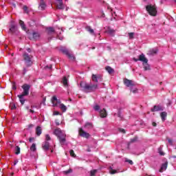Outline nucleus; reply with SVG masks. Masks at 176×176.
Segmentation results:
<instances>
[{
	"mask_svg": "<svg viewBox=\"0 0 176 176\" xmlns=\"http://www.w3.org/2000/svg\"><path fill=\"white\" fill-rule=\"evenodd\" d=\"M107 110L105 109H103L100 111V118H107Z\"/></svg>",
	"mask_w": 176,
	"mask_h": 176,
	"instance_id": "aec40b11",
	"label": "nucleus"
},
{
	"mask_svg": "<svg viewBox=\"0 0 176 176\" xmlns=\"http://www.w3.org/2000/svg\"><path fill=\"white\" fill-rule=\"evenodd\" d=\"M85 127L87 129H93V124L92 123H90V122H87L86 124H85Z\"/></svg>",
	"mask_w": 176,
	"mask_h": 176,
	"instance_id": "72a5a7b5",
	"label": "nucleus"
},
{
	"mask_svg": "<svg viewBox=\"0 0 176 176\" xmlns=\"http://www.w3.org/2000/svg\"><path fill=\"white\" fill-rule=\"evenodd\" d=\"M39 38H41V34L38 32H33L29 34V39H30V41H38Z\"/></svg>",
	"mask_w": 176,
	"mask_h": 176,
	"instance_id": "423d86ee",
	"label": "nucleus"
},
{
	"mask_svg": "<svg viewBox=\"0 0 176 176\" xmlns=\"http://www.w3.org/2000/svg\"><path fill=\"white\" fill-rule=\"evenodd\" d=\"M168 105H171V101L169 100V102L168 103Z\"/></svg>",
	"mask_w": 176,
	"mask_h": 176,
	"instance_id": "774afa93",
	"label": "nucleus"
},
{
	"mask_svg": "<svg viewBox=\"0 0 176 176\" xmlns=\"http://www.w3.org/2000/svg\"><path fill=\"white\" fill-rule=\"evenodd\" d=\"M140 61L143 63L144 69V71H149L151 70V66L148 64V59L145 57L144 54L140 55Z\"/></svg>",
	"mask_w": 176,
	"mask_h": 176,
	"instance_id": "20e7f679",
	"label": "nucleus"
},
{
	"mask_svg": "<svg viewBox=\"0 0 176 176\" xmlns=\"http://www.w3.org/2000/svg\"><path fill=\"white\" fill-rule=\"evenodd\" d=\"M43 149L45 152H47V151L50 149V143H49L47 141H45L44 144H43Z\"/></svg>",
	"mask_w": 176,
	"mask_h": 176,
	"instance_id": "2eb2a0df",
	"label": "nucleus"
},
{
	"mask_svg": "<svg viewBox=\"0 0 176 176\" xmlns=\"http://www.w3.org/2000/svg\"><path fill=\"white\" fill-rule=\"evenodd\" d=\"M25 96H27L23 95V94L17 96L18 98H19V101H20L21 105H24V104L25 102V99L24 98V97H25Z\"/></svg>",
	"mask_w": 176,
	"mask_h": 176,
	"instance_id": "f3484780",
	"label": "nucleus"
},
{
	"mask_svg": "<svg viewBox=\"0 0 176 176\" xmlns=\"http://www.w3.org/2000/svg\"><path fill=\"white\" fill-rule=\"evenodd\" d=\"M124 84L126 87H133L134 86V82L131 80H129L127 78L124 79Z\"/></svg>",
	"mask_w": 176,
	"mask_h": 176,
	"instance_id": "9b49d317",
	"label": "nucleus"
},
{
	"mask_svg": "<svg viewBox=\"0 0 176 176\" xmlns=\"http://www.w3.org/2000/svg\"><path fill=\"white\" fill-rule=\"evenodd\" d=\"M118 118H122V115H121V113H120V111L118 112Z\"/></svg>",
	"mask_w": 176,
	"mask_h": 176,
	"instance_id": "13d9d810",
	"label": "nucleus"
},
{
	"mask_svg": "<svg viewBox=\"0 0 176 176\" xmlns=\"http://www.w3.org/2000/svg\"><path fill=\"white\" fill-rule=\"evenodd\" d=\"M23 11L25 12V13H26V14H30V10H28V7L27 6H23Z\"/></svg>",
	"mask_w": 176,
	"mask_h": 176,
	"instance_id": "473e14b6",
	"label": "nucleus"
},
{
	"mask_svg": "<svg viewBox=\"0 0 176 176\" xmlns=\"http://www.w3.org/2000/svg\"><path fill=\"white\" fill-rule=\"evenodd\" d=\"M106 71H107V72L110 74H113L115 72V70H113V69H112V67L107 66L106 67Z\"/></svg>",
	"mask_w": 176,
	"mask_h": 176,
	"instance_id": "393cba45",
	"label": "nucleus"
},
{
	"mask_svg": "<svg viewBox=\"0 0 176 176\" xmlns=\"http://www.w3.org/2000/svg\"><path fill=\"white\" fill-rule=\"evenodd\" d=\"M106 32H107V34H109L111 36H115V30L111 28L110 27L107 28V30Z\"/></svg>",
	"mask_w": 176,
	"mask_h": 176,
	"instance_id": "6ab92c4d",
	"label": "nucleus"
},
{
	"mask_svg": "<svg viewBox=\"0 0 176 176\" xmlns=\"http://www.w3.org/2000/svg\"><path fill=\"white\" fill-rule=\"evenodd\" d=\"M38 9H40V10H45V9H46V3H45V1L40 0Z\"/></svg>",
	"mask_w": 176,
	"mask_h": 176,
	"instance_id": "dca6fc26",
	"label": "nucleus"
},
{
	"mask_svg": "<svg viewBox=\"0 0 176 176\" xmlns=\"http://www.w3.org/2000/svg\"><path fill=\"white\" fill-rule=\"evenodd\" d=\"M27 52H28V53H31V48H28Z\"/></svg>",
	"mask_w": 176,
	"mask_h": 176,
	"instance_id": "69168bd1",
	"label": "nucleus"
},
{
	"mask_svg": "<svg viewBox=\"0 0 176 176\" xmlns=\"http://www.w3.org/2000/svg\"><path fill=\"white\" fill-rule=\"evenodd\" d=\"M54 115H56V116L60 115V112H58V111H54Z\"/></svg>",
	"mask_w": 176,
	"mask_h": 176,
	"instance_id": "5fc2aeb1",
	"label": "nucleus"
},
{
	"mask_svg": "<svg viewBox=\"0 0 176 176\" xmlns=\"http://www.w3.org/2000/svg\"><path fill=\"white\" fill-rule=\"evenodd\" d=\"M167 166H168V162H165L162 164L161 168L160 169V173H163V171H166L167 170Z\"/></svg>",
	"mask_w": 176,
	"mask_h": 176,
	"instance_id": "a211bd4d",
	"label": "nucleus"
},
{
	"mask_svg": "<svg viewBox=\"0 0 176 176\" xmlns=\"http://www.w3.org/2000/svg\"><path fill=\"white\" fill-rule=\"evenodd\" d=\"M45 68H49L50 69H52L53 68V65H50V66H46Z\"/></svg>",
	"mask_w": 176,
	"mask_h": 176,
	"instance_id": "3c124183",
	"label": "nucleus"
},
{
	"mask_svg": "<svg viewBox=\"0 0 176 176\" xmlns=\"http://www.w3.org/2000/svg\"><path fill=\"white\" fill-rule=\"evenodd\" d=\"M109 173L111 175L117 174V173H118L117 170L112 168V167L111 166L109 168Z\"/></svg>",
	"mask_w": 176,
	"mask_h": 176,
	"instance_id": "bb28decb",
	"label": "nucleus"
},
{
	"mask_svg": "<svg viewBox=\"0 0 176 176\" xmlns=\"http://www.w3.org/2000/svg\"><path fill=\"white\" fill-rule=\"evenodd\" d=\"M160 117L162 118V122H164L166 120V118H167V112L164 111L160 113Z\"/></svg>",
	"mask_w": 176,
	"mask_h": 176,
	"instance_id": "5701e85b",
	"label": "nucleus"
},
{
	"mask_svg": "<svg viewBox=\"0 0 176 176\" xmlns=\"http://www.w3.org/2000/svg\"><path fill=\"white\" fill-rule=\"evenodd\" d=\"M125 162H126V163H129V164H131V166H133V164H134V162H133V160H128V159H126V160H125Z\"/></svg>",
	"mask_w": 176,
	"mask_h": 176,
	"instance_id": "58836bf2",
	"label": "nucleus"
},
{
	"mask_svg": "<svg viewBox=\"0 0 176 176\" xmlns=\"http://www.w3.org/2000/svg\"><path fill=\"white\" fill-rule=\"evenodd\" d=\"M62 83L63 84V85H64L65 87L68 86V79L67 78L66 76H64V77H63Z\"/></svg>",
	"mask_w": 176,
	"mask_h": 176,
	"instance_id": "a878e982",
	"label": "nucleus"
},
{
	"mask_svg": "<svg viewBox=\"0 0 176 176\" xmlns=\"http://www.w3.org/2000/svg\"><path fill=\"white\" fill-rule=\"evenodd\" d=\"M17 27H16L14 24H11L9 32L12 34H17Z\"/></svg>",
	"mask_w": 176,
	"mask_h": 176,
	"instance_id": "ddd939ff",
	"label": "nucleus"
},
{
	"mask_svg": "<svg viewBox=\"0 0 176 176\" xmlns=\"http://www.w3.org/2000/svg\"><path fill=\"white\" fill-rule=\"evenodd\" d=\"M97 169H94L90 171V176H95L97 174Z\"/></svg>",
	"mask_w": 176,
	"mask_h": 176,
	"instance_id": "f704fd0d",
	"label": "nucleus"
},
{
	"mask_svg": "<svg viewBox=\"0 0 176 176\" xmlns=\"http://www.w3.org/2000/svg\"><path fill=\"white\" fill-rule=\"evenodd\" d=\"M19 163V160H15L14 162V166H16V164H17Z\"/></svg>",
	"mask_w": 176,
	"mask_h": 176,
	"instance_id": "bf43d9fd",
	"label": "nucleus"
},
{
	"mask_svg": "<svg viewBox=\"0 0 176 176\" xmlns=\"http://www.w3.org/2000/svg\"><path fill=\"white\" fill-rule=\"evenodd\" d=\"M94 109L95 111H100V106L98 104H96L94 107Z\"/></svg>",
	"mask_w": 176,
	"mask_h": 176,
	"instance_id": "37998d69",
	"label": "nucleus"
},
{
	"mask_svg": "<svg viewBox=\"0 0 176 176\" xmlns=\"http://www.w3.org/2000/svg\"><path fill=\"white\" fill-rule=\"evenodd\" d=\"M23 57L25 61V67H31V65H32V56L28 54L27 52H24Z\"/></svg>",
	"mask_w": 176,
	"mask_h": 176,
	"instance_id": "7ed1b4c3",
	"label": "nucleus"
},
{
	"mask_svg": "<svg viewBox=\"0 0 176 176\" xmlns=\"http://www.w3.org/2000/svg\"><path fill=\"white\" fill-rule=\"evenodd\" d=\"M52 138H50V135L49 134L45 135V141H50Z\"/></svg>",
	"mask_w": 176,
	"mask_h": 176,
	"instance_id": "a19ab883",
	"label": "nucleus"
},
{
	"mask_svg": "<svg viewBox=\"0 0 176 176\" xmlns=\"http://www.w3.org/2000/svg\"><path fill=\"white\" fill-rule=\"evenodd\" d=\"M32 141H34V138H30L29 142H32Z\"/></svg>",
	"mask_w": 176,
	"mask_h": 176,
	"instance_id": "6e6d98bb",
	"label": "nucleus"
},
{
	"mask_svg": "<svg viewBox=\"0 0 176 176\" xmlns=\"http://www.w3.org/2000/svg\"><path fill=\"white\" fill-rule=\"evenodd\" d=\"M30 151L32 152H35V151H36V144L35 143H33L30 146Z\"/></svg>",
	"mask_w": 176,
	"mask_h": 176,
	"instance_id": "c85d7f7f",
	"label": "nucleus"
},
{
	"mask_svg": "<svg viewBox=\"0 0 176 176\" xmlns=\"http://www.w3.org/2000/svg\"><path fill=\"white\" fill-rule=\"evenodd\" d=\"M148 53L153 56V54H156V53H157V50L156 49H152L149 50Z\"/></svg>",
	"mask_w": 176,
	"mask_h": 176,
	"instance_id": "7c9ffc66",
	"label": "nucleus"
},
{
	"mask_svg": "<svg viewBox=\"0 0 176 176\" xmlns=\"http://www.w3.org/2000/svg\"><path fill=\"white\" fill-rule=\"evenodd\" d=\"M129 39H133L134 38V32L129 33Z\"/></svg>",
	"mask_w": 176,
	"mask_h": 176,
	"instance_id": "79ce46f5",
	"label": "nucleus"
},
{
	"mask_svg": "<svg viewBox=\"0 0 176 176\" xmlns=\"http://www.w3.org/2000/svg\"><path fill=\"white\" fill-rule=\"evenodd\" d=\"M146 10L148 12L150 16H155L157 14V10L156 9V6L152 5H148L146 6Z\"/></svg>",
	"mask_w": 176,
	"mask_h": 176,
	"instance_id": "39448f33",
	"label": "nucleus"
},
{
	"mask_svg": "<svg viewBox=\"0 0 176 176\" xmlns=\"http://www.w3.org/2000/svg\"><path fill=\"white\" fill-rule=\"evenodd\" d=\"M70 155L72 156V157H76V154H75L74 150H70Z\"/></svg>",
	"mask_w": 176,
	"mask_h": 176,
	"instance_id": "4c0bfd02",
	"label": "nucleus"
},
{
	"mask_svg": "<svg viewBox=\"0 0 176 176\" xmlns=\"http://www.w3.org/2000/svg\"><path fill=\"white\" fill-rule=\"evenodd\" d=\"M63 173H64V174H69V173H71V170L64 171Z\"/></svg>",
	"mask_w": 176,
	"mask_h": 176,
	"instance_id": "864d4df0",
	"label": "nucleus"
},
{
	"mask_svg": "<svg viewBox=\"0 0 176 176\" xmlns=\"http://www.w3.org/2000/svg\"><path fill=\"white\" fill-rule=\"evenodd\" d=\"M87 30L90 32V34H94V30L90 28V26L87 27Z\"/></svg>",
	"mask_w": 176,
	"mask_h": 176,
	"instance_id": "e433bc0d",
	"label": "nucleus"
},
{
	"mask_svg": "<svg viewBox=\"0 0 176 176\" xmlns=\"http://www.w3.org/2000/svg\"><path fill=\"white\" fill-rule=\"evenodd\" d=\"M15 155H20V147L19 146L15 147Z\"/></svg>",
	"mask_w": 176,
	"mask_h": 176,
	"instance_id": "c9c22d12",
	"label": "nucleus"
},
{
	"mask_svg": "<svg viewBox=\"0 0 176 176\" xmlns=\"http://www.w3.org/2000/svg\"><path fill=\"white\" fill-rule=\"evenodd\" d=\"M60 109L63 112H66L67 111V106H65L64 104H60Z\"/></svg>",
	"mask_w": 176,
	"mask_h": 176,
	"instance_id": "cd10ccee",
	"label": "nucleus"
},
{
	"mask_svg": "<svg viewBox=\"0 0 176 176\" xmlns=\"http://www.w3.org/2000/svg\"><path fill=\"white\" fill-rule=\"evenodd\" d=\"M25 109H27L28 111H29V112H30L31 113H35V111L32 110V109H30V107L27 106L25 107Z\"/></svg>",
	"mask_w": 176,
	"mask_h": 176,
	"instance_id": "ea45409f",
	"label": "nucleus"
},
{
	"mask_svg": "<svg viewBox=\"0 0 176 176\" xmlns=\"http://www.w3.org/2000/svg\"><path fill=\"white\" fill-rule=\"evenodd\" d=\"M43 104H45V102H46V98H43Z\"/></svg>",
	"mask_w": 176,
	"mask_h": 176,
	"instance_id": "338daca9",
	"label": "nucleus"
},
{
	"mask_svg": "<svg viewBox=\"0 0 176 176\" xmlns=\"http://www.w3.org/2000/svg\"><path fill=\"white\" fill-rule=\"evenodd\" d=\"M151 112H157L159 111H163V107L160 105H155L153 108L151 109Z\"/></svg>",
	"mask_w": 176,
	"mask_h": 176,
	"instance_id": "4468645a",
	"label": "nucleus"
},
{
	"mask_svg": "<svg viewBox=\"0 0 176 176\" xmlns=\"http://www.w3.org/2000/svg\"><path fill=\"white\" fill-rule=\"evenodd\" d=\"M56 9H59L60 10H63L65 8L64 3H63V0H56Z\"/></svg>",
	"mask_w": 176,
	"mask_h": 176,
	"instance_id": "1a4fd4ad",
	"label": "nucleus"
},
{
	"mask_svg": "<svg viewBox=\"0 0 176 176\" xmlns=\"http://www.w3.org/2000/svg\"><path fill=\"white\" fill-rule=\"evenodd\" d=\"M42 134V127L38 126L36 128V135L37 137H39Z\"/></svg>",
	"mask_w": 176,
	"mask_h": 176,
	"instance_id": "4be33fe9",
	"label": "nucleus"
},
{
	"mask_svg": "<svg viewBox=\"0 0 176 176\" xmlns=\"http://www.w3.org/2000/svg\"><path fill=\"white\" fill-rule=\"evenodd\" d=\"M32 127H34V124H29L28 129H32Z\"/></svg>",
	"mask_w": 176,
	"mask_h": 176,
	"instance_id": "680f3d73",
	"label": "nucleus"
},
{
	"mask_svg": "<svg viewBox=\"0 0 176 176\" xmlns=\"http://www.w3.org/2000/svg\"><path fill=\"white\" fill-rule=\"evenodd\" d=\"M131 91H132V93H137V89H131Z\"/></svg>",
	"mask_w": 176,
	"mask_h": 176,
	"instance_id": "e2e57ef3",
	"label": "nucleus"
},
{
	"mask_svg": "<svg viewBox=\"0 0 176 176\" xmlns=\"http://www.w3.org/2000/svg\"><path fill=\"white\" fill-rule=\"evenodd\" d=\"M92 80L93 82H95L96 83H97L98 82V80H100V82H102V76H101V75H95V74H92Z\"/></svg>",
	"mask_w": 176,
	"mask_h": 176,
	"instance_id": "f8f14e48",
	"label": "nucleus"
},
{
	"mask_svg": "<svg viewBox=\"0 0 176 176\" xmlns=\"http://www.w3.org/2000/svg\"><path fill=\"white\" fill-rule=\"evenodd\" d=\"M53 106L54 107H57V105L58 104H61V100H60V99H57V96H54L51 100Z\"/></svg>",
	"mask_w": 176,
	"mask_h": 176,
	"instance_id": "9d476101",
	"label": "nucleus"
},
{
	"mask_svg": "<svg viewBox=\"0 0 176 176\" xmlns=\"http://www.w3.org/2000/svg\"><path fill=\"white\" fill-rule=\"evenodd\" d=\"M62 53H63V54H65L66 56H68L69 54V51H68V50L63 48L60 50Z\"/></svg>",
	"mask_w": 176,
	"mask_h": 176,
	"instance_id": "c756f323",
	"label": "nucleus"
},
{
	"mask_svg": "<svg viewBox=\"0 0 176 176\" xmlns=\"http://www.w3.org/2000/svg\"><path fill=\"white\" fill-rule=\"evenodd\" d=\"M68 58H69V60H72V61H75V56H74V54L69 53V54L67 55Z\"/></svg>",
	"mask_w": 176,
	"mask_h": 176,
	"instance_id": "2f4dec72",
	"label": "nucleus"
},
{
	"mask_svg": "<svg viewBox=\"0 0 176 176\" xmlns=\"http://www.w3.org/2000/svg\"><path fill=\"white\" fill-rule=\"evenodd\" d=\"M78 134L80 137H82L83 138H89V137H90V134L85 131L82 128L79 129Z\"/></svg>",
	"mask_w": 176,
	"mask_h": 176,
	"instance_id": "6e6552de",
	"label": "nucleus"
},
{
	"mask_svg": "<svg viewBox=\"0 0 176 176\" xmlns=\"http://www.w3.org/2000/svg\"><path fill=\"white\" fill-rule=\"evenodd\" d=\"M54 134L57 137L61 145H64V144H65L67 141V139H66L67 135L63 133V131H61L60 128H57L54 129Z\"/></svg>",
	"mask_w": 176,
	"mask_h": 176,
	"instance_id": "f03ea898",
	"label": "nucleus"
},
{
	"mask_svg": "<svg viewBox=\"0 0 176 176\" xmlns=\"http://www.w3.org/2000/svg\"><path fill=\"white\" fill-rule=\"evenodd\" d=\"M31 108H36V109H40L41 106H36V105H32Z\"/></svg>",
	"mask_w": 176,
	"mask_h": 176,
	"instance_id": "de8ad7c7",
	"label": "nucleus"
},
{
	"mask_svg": "<svg viewBox=\"0 0 176 176\" xmlns=\"http://www.w3.org/2000/svg\"><path fill=\"white\" fill-rule=\"evenodd\" d=\"M19 25H21L23 31H25V30H27V28L25 27V24H24V21H23L22 20H19Z\"/></svg>",
	"mask_w": 176,
	"mask_h": 176,
	"instance_id": "b1692460",
	"label": "nucleus"
},
{
	"mask_svg": "<svg viewBox=\"0 0 176 176\" xmlns=\"http://www.w3.org/2000/svg\"><path fill=\"white\" fill-rule=\"evenodd\" d=\"M22 89L23 90L22 94H23V96H28L30 94V89H31V85L28 84H23L22 85Z\"/></svg>",
	"mask_w": 176,
	"mask_h": 176,
	"instance_id": "0eeeda50",
	"label": "nucleus"
},
{
	"mask_svg": "<svg viewBox=\"0 0 176 176\" xmlns=\"http://www.w3.org/2000/svg\"><path fill=\"white\" fill-rule=\"evenodd\" d=\"M137 140H138V137H135L133 139H131V142H136Z\"/></svg>",
	"mask_w": 176,
	"mask_h": 176,
	"instance_id": "c03bdc74",
	"label": "nucleus"
},
{
	"mask_svg": "<svg viewBox=\"0 0 176 176\" xmlns=\"http://www.w3.org/2000/svg\"><path fill=\"white\" fill-rule=\"evenodd\" d=\"M28 71V69H27V67H23V75H25V74H27Z\"/></svg>",
	"mask_w": 176,
	"mask_h": 176,
	"instance_id": "49530a36",
	"label": "nucleus"
},
{
	"mask_svg": "<svg viewBox=\"0 0 176 176\" xmlns=\"http://www.w3.org/2000/svg\"><path fill=\"white\" fill-rule=\"evenodd\" d=\"M152 124H153V127H156V126L157 125V124H156V122H153L152 123Z\"/></svg>",
	"mask_w": 176,
	"mask_h": 176,
	"instance_id": "052dcab7",
	"label": "nucleus"
},
{
	"mask_svg": "<svg viewBox=\"0 0 176 176\" xmlns=\"http://www.w3.org/2000/svg\"><path fill=\"white\" fill-rule=\"evenodd\" d=\"M119 131H120V133H122L123 134H126V130H124V129L120 128Z\"/></svg>",
	"mask_w": 176,
	"mask_h": 176,
	"instance_id": "a18cd8bd",
	"label": "nucleus"
},
{
	"mask_svg": "<svg viewBox=\"0 0 176 176\" xmlns=\"http://www.w3.org/2000/svg\"><path fill=\"white\" fill-rule=\"evenodd\" d=\"M80 87L83 89L85 93H93V91H96L98 89V84H93V83H86L81 82L80 83Z\"/></svg>",
	"mask_w": 176,
	"mask_h": 176,
	"instance_id": "f257e3e1",
	"label": "nucleus"
},
{
	"mask_svg": "<svg viewBox=\"0 0 176 176\" xmlns=\"http://www.w3.org/2000/svg\"><path fill=\"white\" fill-rule=\"evenodd\" d=\"M160 155L161 156H164V152H163V151H160Z\"/></svg>",
	"mask_w": 176,
	"mask_h": 176,
	"instance_id": "4d7b16f0",
	"label": "nucleus"
},
{
	"mask_svg": "<svg viewBox=\"0 0 176 176\" xmlns=\"http://www.w3.org/2000/svg\"><path fill=\"white\" fill-rule=\"evenodd\" d=\"M12 89H13V90H16L17 88L16 87V84L15 83H14L13 85H12Z\"/></svg>",
	"mask_w": 176,
	"mask_h": 176,
	"instance_id": "603ef678",
	"label": "nucleus"
},
{
	"mask_svg": "<svg viewBox=\"0 0 176 176\" xmlns=\"http://www.w3.org/2000/svg\"><path fill=\"white\" fill-rule=\"evenodd\" d=\"M133 60H134V61H136V62H137V61H140V56H139V58H138V59L134 58Z\"/></svg>",
	"mask_w": 176,
	"mask_h": 176,
	"instance_id": "0e129e2a",
	"label": "nucleus"
},
{
	"mask_svg": "<svg viewBox=\"0 0 176 176\" xmlns=\"http://www.w3.org/2000/svg\"><path fill=\"white\" fill-rule=\"evenodd\" d=\"M168 142V144H170L171 145H173V140L170 139V138H167Z\"/></svg>",
	"mask_w": 176,
	"mask_h": 176,
	"instance_id": "09e8293b",
	"label": "nucleus"
},
{
	"mask_svg": "<svg viewBox=\"0 0 176 176\" xmlns=\"http://www.w3.org/2000/svg\"><path fill=\"white\" fill-rule=\"evenodd\" d=\"M45 30H46L47 34H48V35H50L51 34H53V32H56V30H54V28L48 27V28H46Z\"/></svg>",
	"mask_w": 176,
	"mask_h": 176,
	"instance_id": "412c9836",
	"label": "nucleus"
},
{
	"mask_svg": "<svg viewBox=\"0 0 176 176\" xmlns=\"http://www.w3.org/2000/svg\"><path fill=\"white\" fill-rule=\"evenodd\" d=\"M16 104H12V106H11V109L12 110H13V109H16Z\"/></svg>",
	"mask_w": 176,
	"mask_h": 176,
	"instance_id": "8fccbe9b",
	"label": "nucleus"
}]
</instances>
